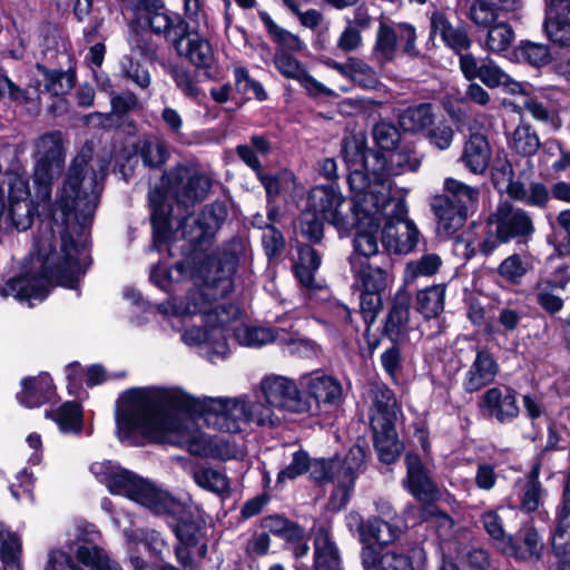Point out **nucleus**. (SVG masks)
<instances>
[{"mask_svg":"<svg viewBox=\"0 0 570 570\" xmlns=\"http://www.w3.org/2000/svg\"><path fill=\"white\" fill-rule=\"evenodd\" d=\"M226 217L227 210L222 203L206 206L198 215L186 216L180 223L183 244L179 245L185 261L176 263L170 269L155 266L150 274L151 281L167 291L171 282L183 278L188 267L195 288L189 289L178 303L158 304L157 311L181 320L198 317L204 328L195 325L183 333L181 340L188 346L203 345L212 363L227 356L224 325L236 314L234 306L220 305L218 301L233 289L237 252L230 246L220 253L207 254L215 233Z\"/></svg>","mask_w":570,"mask_h":570,"instance_id":"obj_1","label":"nucleus"},{"mask_svg":"<svg viewBox=\"0 0 570 570\" xmlns=\"http://www.w3.org/2000/svg\"><path fill=\"white\" fill-rule=\"evenodd\" d=\"M109 163L91 161L90 150L72 160L58 197L65 223L56 218L41 222L35 240L38 272L8 279L1 297L42 301L53 284L73 287L90 264L87 227L99 204Z\"/></svg>","mask_w":570,"mask_h":570,"instance_id":"obj_2","label":"nucleus"},{"mask_svg":"<svg viewBox=\"0 0 570 570\" xmlns=\"http://www.w3.org/2000/svg\"><path fill=\"white\" fill-rule=\"evenodd\" d=\"M184 393L180 390L131 389L119 400L116 423L119 439L137 443V438L149 442L168 443L187 449L199 456L232 460L242 451L228 440L212 439L194 429L193 422L180 414L202 417L197 413L169 404L165 394Z\"/></svg>","mask_w":570,"mask_h":570,"instance_id":"obj_3","label":"nucleus"},{"mask_svg":"<svg viewBox=\"0 0 570 570\" xmlns=\"http://www.w3.org/2000/svg\"><path fill=\"white\" fill-rule=\"evenodd\" d=\"M350 166L347 183L356 190V216L353 228L357 229L354 237V252L350 259L361 258L371 262L380 256L379 230L381 227L380 202L391 189V179L384 169V161L377 154H366L356 142H346L343 148Z\"/></svg>","mask_w":570,"mask_h":570,"instance_id":"obj_4","label":"nucleus"},{"mask_svg":"<svg viewBox=\"0 0 570 570\" xmlns=\"http://www.w3.org/2000/svg\"><path fill=\"white\" fill-rule=\"evenodd\" d=\"M165 397L171 405L199 414L208 426L222 432L236 433L248 423L274 426L281 422L268 403L247 396L195 397L188 393H169Z\"/></svg>","mask_w":570,"mask_h":570,"instance_id":"obj_5","label":"nucleus"},{"mask_svg":"<svg viewBox=\"0 0 570 570\" xmlns=\"http://www.w3.org/2000/svg\"><path fill=\"white\" fill-rule=\"evenodd\" d=\"M90 470L112 494L125 495L157 514L179 517L184 512L183 503L169 493L110 462L94 463Z\"/></svg>","mask_w":570,"mask_h":570,"instance_id":"obj_6","label":"nucleus"},{"mask_svg":"<svg viewBox=\"0 0 570 570\" xmlns=\"http://www.w3.org/2000/svg\"><path fill=\"white\" fill-rule=\"evenodd\" d=\"M363 462L364 452L360 446L350 449L343 461L325 459L309 461L311 476L318 483L330 482L335 487L331 494L333 509L341 510L347 504Z\"/></svg>","mask_w":570,"mask_h":570,"instance_id":"obj_7","label":"nucleus"},{"mask_svg":"<svg viewBox=\"0 0 570 570\" xmlns=\"http://www.w3.org/2000/svg\"><path fill=\"white\" fill-rule=\"evenodd\" d=\"M392 188L380 202V219L384 222L382 228V244L391 253L407 254L419 242V230L415 224L407 218V208L403 198L391 196Z\"/></svg>","mask_w":570,"mask_h":570,"instance_id":"obj_8","label":"nucleus"},{"mask_svg":"<svg viewBox=\"0 0 570 570\" xmlns=\"http://www.w3.org/2000/svg\"><path fill=\"white\" fill-rule=\"evenodd\" d=\"M490 230L481 243V252L491 254L499 244L517 239L525 243L533 234L534 226L530 215L509 202L500 203L495 212L489 216Z\"/></svg>","mask_w":570,"mask_h":570,"instance_id":"obj_9","label":"nucleus"},{"mask_svg":"<svg viewBox=\"0 0 570 570\" xmlns=\"http://www.w3.org/2000/svg\"><path fill=\"white\" fill-rule=\"evenodd\" d=\"M33 181L37 186L38 203L47 205L51 198V184L63 166L62 137L59 131H51L39 137L35 142Z\"/></svg>","mask_w":570,"mask_h":570,"instance_id":"obj_10","label":"nucleus"},{"mask_svg":"<svg viewBox=\"0 0 570 570\" xmlns=\"http://www.w3.org/2000/svg\"><path fill=\"white\" fill-rule=\"evenodd\" d=\"M351 191L353 204L346 202L333 185L315 186L308 194L307 207L338 230H350L355 225L357 196L356 190Z\"/></svg>","mask_w":570,"mask_h":570,"instance_id":"obj_11","label":"nucleus"},{"mask_svg":"<svg viewBox=\"0 0 570 570\" xmlns=\"http://www.w3.org/2000/svg\"><path fill=\"white\" fill-rule=\"evenodd\" d=\"M261 393L273 410L304 413L311 410L309 402L302 397L297 384L282 375L265 376L259 384Z\"/></svg>","mask_w":570,"mask_h":570,"instance_id":"obj_12","label":"nucleus"},{"mask_svg":"<svg viewBox=\"0 0 570 570\" xmlns=\"http://www.w3.org/2000/svg\"><path fill=\"white\" fill-rule=\"evenodd\" d=\"M170 184L178 205L185 207L204 200L212 186L208 176L184 165L177 166L170 174Z\"/></svg>","mask_w":570,"mask_h":570,"instance_id":"obj_13","label":"nucleus"},{"mask_svg":"<svg viewBox=\"0 0 570 570\" xmlns=\"http://www.w3.org/2000/svg\"><path fill=\"white\" fill-rule=\"evenodd\" d=\"M234 334L238 343L247 347H262L277 341L289 354L301 352V348L305 345V342L297 333L289 335L284 330L273 331L266 327L242 325L235 330Z\"/></svg>","mask_w":570,"mask_h":570,"instance_id":"obj_14","label":"nucleus"},{"mask_svg":"<svg viewBox=\"0 0 570 570\" xmlns=\"http://www.w3.org/2000/svg\"><path fill=\"white\" fill-rule=\"evenodd\" d=\"M35 206L30 199L27 178L14 175L9 181V212L7 219L19 230L28 229L32 224Z\"/></svg>","mask_w":570,"mask_h":570,"instance_id":"obj_15","label":"nucleus"},{"mask_svg":"<svg viewBox=\"0 0 570 570\" xmlns=\"http://www.w3.org/2000/svg\"><path fill=\"white\" fill-rule=\"evenodd\" d=\"M179 57L186 58L196 68L209 69L215 62L213 47L199 30H191L186 26V33L178 37L173 45Z\"/></svg>","mask_w":570,"mask_h":570,"instance_id":"obj_16","label":"nucleus"},{"mask_svg":"<svg viewBox=\"0 0 570 570\" xmlns=\"http://www.w3.org/2000/svg\"><path fill=\"white\" fill-rule=\"evenodd\" d=\"M404 462L406 466V478L403 480L404 488L419 501L432 502L436 500L440 494L439 489L430 478L420 456L414 453H406Z\"/></svg>","mask_w":570,"mask_h":570,"instance_id":"obj_17","label":"nucleus"},{"mask_svg":"<svg viewBox=\"0 0 570 570\" xmlns=\"http://www.w3.org/2000/svg\"><path fill=\"white\" fill-rule=\"evenodd\" d=\"M544 31L556 45L570 46V0H546Z\"/></svg>","mask_w":570,"mask_h":570,"instance_id":"obj_18","label":"nucleus"},{"mask_svg":"<svg viewBox=\"0 0 570 570\" xmlns=\"http://www.w3.org/2000/svg\"><path fill=\"white\" fill-rule=\"evenodd\" d=\"M480 409L501 423L510 422L519 415L517 393L510 387L489 389L480 399Z\"/></svg>","mask_w":570,"mask_h":570,"instance_id":"obj_19","label":"nucleus"},{"mask_svg":"<svg viewBox=\"0 0 570 570\" xmlns=\"http://www.w3.org/2000/svg\"><path fill=\"white\" fill-rule=\"evenodd\" d=\"M175 533L179 544L175 549L176 558L183 566H190L195 558L203 559L207 544L203 541L202 529L194 522H179Z\"/></svg>","mask_w":570,"mask_h":570,"instance_id":"obj_20","label":"nucleus"},{"mask_svg":"<svg viewBox=\"0 0 570 570\" xmlns=\"http://www.w3.org/2000/svg\"><path fill=\"white\" fill-rule=\"evenodd\" d=\"M347 521L350 527L355 525L357 528L362 542L375 540L379 544H387L396 540L401 533V529L393 522V518H391V521H385L372 517L365 521L357 512H351Z\"/></svg>","mask_w":570,"mask_h":570,"instance_id":"obj_21","label":"nucleus"},{"mask_svg":"<svg viewBox=\"0 0 570 570\" xmlns=\"http://www.w3.org/2000/svg\"><path fill=\"white\" fill-rule=\"evenodd\" d=\"M301 385L317 403L338 404L342 400V385L333 376L320 371L305 374L301 377Z\"/></svg>","mask_w":570,"mask_h":570,"instance_id":"obj_22","label":"nucleus"},{"mask_svg":"<svg viewBox=\"0 0 570 570\" xmlns=\"http://www.w3.org/2000/svg\"><path fill=\"white\" fill-rule=\"evenodd\" d=\"M499 372V365L491 353L478 351L474 361L464 374L463 389L469 392H478L490 385Z\"/></svg>","mask_w":570,"mask_h":570,"instance_id":"obj_23","label":"nucleus"},{"mask_svg":"<svg viewBox=\"0 0 570 570\" xmlns=\"http://www.w3.org/2000/svg\"><path fill=\"white\" fill-rule=\"evenodd\" d=\"M274 63L284 77L298 81L311 95L332 94V90L313 78L297 59L283 50L275 53Z\"/></svg>","mask_w":570,"mask_h":570,"instance_id":"obj_24","label":"nucleus"},{"mask_svg":"<svg viewBox=\"0 0 570 570\" xmlns=\"http://www.w3.org/2000/svg\"><path fill=\"white\" fill-rule=\"evenodd\" d=\"M401 409L394 393L383 384H376L372 389V407L370 415L371 426L382 429L384 424H395Z\"/></svg>","mask_w":570,"mask_h":570,"instance_id":"obj_25","label":"nucleus"},{"mask_svg":"<svg viewBox=\"0 0 570 570\" xmlns=\"http://www.w3.org/2000/svg\"><path fill=\"white\" fill-rule=\"evenodd\" d=\"M432 209L438 218V233L452 236L465 223L469 210L454 205L448 198H433Z\"/></svg>","mask_w":570,"mask_h":570,"instance_id":"obj_26","label":"nucleus"},{"mask_svg":"<svg viewBox=\"0 0 570 570\" xmlns=\"http://www.w3.org/2000/svg\"><path fill=\"white\" fill-rule=\"evenodd\" d=\"M22 391L17 394L20 404L33 409L49 401L55 393L52 381L47 373L21 381Z\"/></svg>","mask_w":570,"mask_h":570,"instance_id":"obj_27","label":"nucleus"},{"mask_svg":"<svg viewBox=\"0 0 570 570\" xmlns=\"http://www.w3.org/2000/svg\"><path fill=\"white\" fill-rule=\"evenodd\" d=\"M460 159L471 173L483 174L491 159V148L485 136L471 134Z\"/></svg>","mask_w":570,"mask_h":570,"instance_id":"obj_28","label":"nucleus"},{"mask_svg":"<svg viewBox=\"0 0 570 570\" xmlns=\"http://www.w3.org/2000/svg\"><path fill=\"white\" fill-rule=\"evenodd\" d=\"M350 265L356 282L364 291L383 292L389 286L391 277L383 267L371 262H361L357 257L350 259Z\"/></svg>","mask_w":570,"mask_h":570,"instance_id":"obj_29","label":"nucleus"},{"mask_svg":"<svg viewBox=\"0 0 570 570\" xmlns=\"http://www.w3.org/2000/svg\"><path fill=\"white\" fill-rule=\"evenodd\" d=\"M431 32L439 35L442 41L455 52L466 50L471 40L462 26H453L441 12H434L431 17Z\"/></svg>","mask_w":570,"mask_h":570,"instance_id":"obj_30","label":"nucleus"},{"mask_svg":"<svg viewBox=\"0 0 570 570\" xmlns=\"http://www.w3.org/2000/svg\"><path fill=\"white\" fill-rule=\"evenodd\" d=\"M410 297L406 293H397L387 314L384 331L392 341H401L409 328Z\"/></svg>","mask_w":570,"mask_h":570,"instance_id":"obj_31","label":"nucleus"},{"mask_svg":"<svg viewBox=\"0 0 570 570\" xmlns=\"http://www.w3.org/2000/svg\"><path fill=\"white\" fill-rule=\"evenodd\" d=\"M314 568L342 570L338 549L328 532L323 529L317 530L314 538Z\"/></svg>","mask_w":570,"mask_h":570,"instance_id":"obj_32","label":"nucleus"},{"mask_svg":"<svg viewBox=\"0 0 570 570\" xmlns=\"http://www.w3.org/2000/svg\"><path fill=\"white\" fill-rule=\"evenodd\" d=\"M543 551V543L538 532L530 527L521 530L520 539L510 538L504 553L520 560L535 559L538 560Z\"/></svg>","mask_w":570,"mask_h":570,"instance_id":"obj_33","label":"nucleus"},{"mask_svg":"<svg viewBox=\"0 0 570 570\" xmlns=\"http://www.w3.org/2000/svg\"><path fill=\"white\" fill-rule=\"evenodd\" d=\"M146 18L150 29L157 35H163L171 46L178 37L186 33L188 23L178 14H169L165 11H148Z\"/></svg>","mask_w":570,"mask_h":570,"instance_id":"obj_34","label":"nucleus"},{"mask_svg":"<svg viewBox=\"0 0 570 570\" xmlns=\"http://www.w3.org/2000/svg\"><path fill=\"white\" fill-rule=\"evenodd\" d=\"M371 429L380 460L386 464L395 462L402 451V444L397 440L395 424H384L382 429L371 426Z\"/></svg>","mask_w":570,"mask_h":570,"instance_id":"obj_35","label":"nucleus"},{"mask_svg":"<svg viewBox=\"0 0 570 570\" xmlns=\"http://www.w3.org/2000/svg\"><path fill=\"white\" fill-rule=\"evenodd\" d=\"M148 198L151 207L154 246L157 248L159 244L169 240V209L165 205L159 190H151Z\"/></svg>","mask_w":570,"mask_h":570,"instance_id":"obj_36","label":"nucleus"},{"mask_svg":"<svg viewBox=\"0 0 570 570\" xmlns=\"http://www.w3.org/2000/svg\"><path fill=\"white\" fill-rule=\"evenodd\" d=\"M321 256L320 254L309 246H302L298 250V259L295 264V275L302 286L308 289L317 288V284L315 282V272L321 266Z\"/></svg>","mask_w":570,"mask_h":570,"instance_id":"obj_37","label":"nucleus"},{"mask_svg":"<svg viewBox=\"0 0 570 570\" xmlns=\"http://www.w3.org/2000/svg\"><path fill=\"white\" fill-rule=\"evenodd\" d=\"M434 198H448L454 205L471 210L479 200V190L454 178L444 180V194Z\"/></svg>","mask_w":570,"mask_h":570,"instance_id":"obj_38","label":"nucleus"},{"mask_svg":"<svg viewBox=\"0 0 570 570\" xmlns=\"http://www.w3.org/2000/svg\"><path fill=\"white\" fill-rule=\"evenodd\" d=\"M501 2L502 0H475L469 17L478 28L485 29L504 18L505 9Z\"/></svg>","mask_w":570,"mask_h":570,"instance_id":"obj_39","label":"nucleus"},{"mask_svg":"<svg viewBox=\"0 0 570 570\" xmlns=\"http://www.w3.org/2000/svg\"><path fill=\"white\" fill-rule=\"evenodd\" d=\"M445 285L439 284L421 289L416 294L417 311L425 318L438 317L444 309Z\"/></svg>","mask_w":570,"mask_h":570,"instance_id":"obj_40","label":"nucleus"},{"mask_svg":"<svg viewBox=\"0 0 570 570\" xmlns=\"http://www.w3.org/2000/svg\"><path fill=\"white\" fill-rule=\"evenodd\" d=\"M137 153L144 165L151 168L161 167L168 159L169 153L164 139L151 136L145 137L137 144Z\"/></svg>","mask_w":570,"mask_h":570,"instance_id":"obj_41","label":"nucleus"},{"mask_svg":"<svg viewBox=\"0 0 570 570\" xmlns=\"http://www.w3.org/2000/svg\"><path fill=\"white\" fill-rule=\"evenodd\" d=\"M46 416L51 417L62 433L78 434L82 429V411L77 403L66 402L55 412L47 411Z\"/></svg>","mask_w":570,"mask_h":570,"instance_id":"obj_42","label":"nucleus"},{"mask_svg":"<svg viewBox=\"0 0 570 570\" xmlns=\"http://www.w3.org/2000/svg\"><path fill=\"white\" fill-rule=\"evenodd\" d=\"M432 105L420 104L406 108L399 117V125L404 131L417 132L433 124Z\"/></svg>","mask_w":570,"mask_h":570,"instance_id":"obj_43","label":"nucleus"},{"mask_svg":"<svg viewBox=\"0 0 570 570\" xmlns=\"http://www.w3.org/2000/svg\"><path fill=\"white\" fill-rule=\"evenodd\" d=\"M442 265L438 254H424L419 259L409 262L403 272V279L406 284L414 283L419 277L435 275Z\"/></svg>","mask_w":570,"mask_h":570,"instance_id":"obj_44","label":"nucleus"},{"mask_svg":"<svg viewBox=\"0 0 570 570\" xmlns=\"http://www.w3.org/2000/svg\"><path fill=\"white\" fill-rule=\"evenodd\" d=\"M485 29L488 32L484 46L493 53L504 52L514 41V32L504 18Z\"/></svg>","mask_w":570,"mask_h":570,"instance_id":"obj_45","label":"nucleus"},{"mask_svg":"<svg viewBox=\"0 0 570 570\" xmlns=\"http://www.w3.org/2000/svg\"><path fill=\"white\" fill-rule=\"evenodd\" d=\"M191 478L199 488L216 494H222L229 490V483L225 474L210 466L194 469Z\"/></svg>","mask_w":570,"mask_h":570,"instance_id":"obj_46","label":"nucleus"},{"mask_svg":"<svg viewBox=\"0 0 570 570\" xmlns=\"http://www.w3.org/2000/svg\"><path fill=\"white\" fill-rule=\"evenodd\" d=\"M262 527L268 534L272 533L279 537L286 542H295L305 538L303 528L281 515H271L265 518L262 522Z\"/></svg>","mask_w":570,"mask_h":570,"instance_id":"obj_47","label":"nucleus"},{"mask_svg":"<svg viewBox=\"0 0 570 570\" xmlns=\"http://www.w3.org/2000/svg\"><path fill=\"white\" fill-rule=\"evenodd\" d=\"M552 550L558 559V569L570 570V520L559 519L552 535Z\"/></svg>","mask_w":570,"mask_h":570,"instance_id":"obj_48","label":"nucleus"},{"mask_svg":"<svg viewBox=\"0 0 570 570\" xmlns=\"http://www.w3.org/2000/svg\"><path fill=\"white\" fill-rule=\"evenodd\" d=\"M261 21L268 31L272 39L281 46L284 50L299 51L303 48V42L298 36L289 32L288 30L279 27L266 12L259 14Z\"/></svg>","mask_w":570,"mask_h":570,"instance_id":"obj_49","label":"nucleus"},{"mask_svg":"<svg viewBox=\"0 0 570 570\" xmlns=\"http://www.w3.org/2000/svg\"><path fill=\"white\" fill-rule=\"evenodd\" d=\"M509 145L520 155L532 156L538 151L540 140L529 125H519L512 132Z\"/></svg>","mask_w":570,"mask_h":570,"instance_id":"obj_50","label":"nucleus"},{"mask_svg":"<svg viewBox=\"0 0 570 570\" xmlns=\"http://www.w3.org/2000/svg\"><path fill=\"white\" fill-rule=\"evenodd\" d=\"M423 551L421 549L413 550V558L392 549H386L380 558V570H416L417 562L422 563Z\"/></svg>","mask_w":570,"mask_h":570,"instance_id":"obj_51","label":"nucleus"},{"mask_svg":"<svg viewBox=\"0 0 570 570\" xmlns=\"http://www.w3.org/2000/svg\"><path fill=\"white\" fill-rule=\"evenodd\" d=\"M38 70L43 76L45 91L53 96L65 95L69 92L75 86L73 73L58 70H49L40 65H38Z\"/></svg>","mask_w":570,"mask_h":570,"instance_id":"obj_52","label":"nucleus"},{"mask_svg":"<svg viewBox=\"0 0 570 570\" xmlns=\"http://www.w3.org/2000/svg\"><path fill=\"white\" fill-rule=\"evenodd\" d=\"M76 557L79 562L90 568L91 570H104L111 560L107 553L98 547L94 541H82L77 550Z\"/></svg>","mask_w":570,"mask_h":570,"instance_id":"obj_53","label":"nucleus"},{"mask_svg":"<svg viewBox=\"0 0 570 570\" xmlns=\"http://www.w3.org/2000/svg\"><path fill=\"white\" fill-rule=\"evenodd\" d=\"M396 42L395 29L381 23L376 33L374 55L382 65L394 59Z\"/></svg>","mask_w":570,"mask_h":570,"instance_id":"obj_54","label":"nucleus"},{"mask_svg":"<svg viewBox=\"0 0 570 570\" xmlns=\"http://www.w3.org/2000/svg\"><path fill=\"white\" fill-rule=\"evenodd\" d=\"M120 77L132 82L139 89H147L151 83L149 70L139 61L125 56L119 63Z\"/></svg>","mask_w":570,"mask_h":570,"instance_id":"obj_55","label":"nucleus"},{"mask_svg":"<svg viewBox=\"0 0 570 570\" xmlns=\"http://www.w3.org/2000/svg\"><path fill=\"white\" fill-rule=\"evenodd\" d=\"M540 464L537 463L532 466L528 481L524 487V493L521 499V509L527 512L535 511L541 502L543 489L539 482Z\"/></svg>","mask_w":570,"mask_h":570,"instance_id":"obj_56","label":"nucleus"},{"mask_svg":"<svg viewBox=\"0 0 570 570\" xmlns=\"http://www.w3.org/2000/svg\"><path fill=\"white\" fill-rule=\"evenodd\" d=\"M0 558L7 570H21L18 563V553L20 551V541L16 534H12L0 525Z\"/></svg>","mask_w":570,"mask_h":570,"instance_id":"obj_57","label":"nucleus"},{"mask_svg":"<svg viewBox=\"0 0 570 570\" xmlns=\"http://www.w3.org/2000/svg\"><path fill=\"white\" fill-rule=\"evenodd\" d=\"M235 87L237 92L247 97V99L255 98L259 101L267 99V92L261 82L249 77L247 69L236 67L234 70Z\"/></svg>","mask_w":570,"mask_h":570,"instance_id":"obj_58","label":"nucleus"},{"mask_svg":"<svg viewBox=\"0 0 570 570\" xmlns=\"http://www.w3.org/2000/svg\"><path fill=\"white\" fill-rule=\"evenodd\" d=\"M530 263L518 254L508 256L498 267L499 275L511 284H519L529 272Z\"/></svg>","mask_w":570,"mask_h":570,"instance_id":"obj_59","label":"nucleus"},{"mask_svg":"<svg viewBox=\"0 0 570 570\" xmlns=\"http://www.w3.org/2000/svg\"><path fill=\"white\" fill-rule=\"evenodd\" d=\"M517 51L520 58L534 67H542L551 59L549 47L539 42L521 41Z\"/></svg>","mask_w":570,"mask_h":570,"instance_id":"obj_60","label":"nucleus"},{"mask_svg":"<svg viewBox=\"0 0 570 570\" xmlns=\"http://www.w3.org/2000/svg\"><path fill=\"white\" fill-rule=\"evenodd\" d=\"M481 522L487 533L494 541V544L504 552L511 535H507L502 520L497 511H488L481 515Z\"/></svg>","mask_w":570,"mask_h":570,"instance_id":"obj_61","label":"nucleus"},{"mask_svg":"<svg viewBox=\"0 0 570 570\" xmlns=\"http://www.w3.org/2000/svg\"><path fill=\"white\" fill-rule=\"evenodd\" d=\"M325 220L306 206L301 215L299 230L311 242H320L323 237V223Z\"/></svg>","mask_w":570,"mask_h":570,"instance_id":"obj_62","label":"nucleus"},{"mask_svg":"<svg viewBox=\"0 0 570 570\" xmlns=\"http://www.w3.org/2000/svg\"><path fill=\"white\" fill-rule=\"evenodd\" d=\"M351 66V80L363 88H376L379 85V77L376 71L368 63L360 58L353 57V63Z\"/></svg>","mask_w":570,"mask_h":570,"instance_id":"obj_63","label":"nucleus"},{"mask_svg":"<svg viewBox=\"0 0 570 570\" xmlns=\"http://www.w3.org/2000/svg\"><path fill=\"white\" fill-rule=\"evenodd\" d=\"M173 79L177 88L187 97L193 100H200L205 94L198 87L194 76L190 71L184 68H176L173 71Z\"/></svg>","mask_w":570,"mask_h":570,"instance_id":"obj_64","label":"nucleus"}]
</instances>
